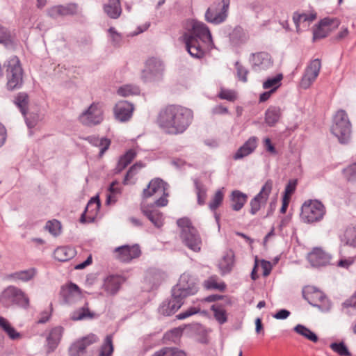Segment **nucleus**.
Wrapping results in <instances>:
<instances>
[{"label": "nucleus", "instance_id": "nucleus-15", "mask_svg": "<svg viewBox=\"0 0 356 356\" xmlns=\"http://www.w3.org/2000/svg\"><path fill=\"white\" fill-rule=\"evenodd\" d=\"M115 257L122 262H129L134 259L139 257L141 254L140 246L138 244L133 245H122L115 249Z\"/></svg>", "mask_w": 356, "mask_h": 356}, {"label": "nucleus", "instance_id": "nucleus-59", "mask_svg": "<svg viewBox=\"0 0 356 356\" xmlns=\"http://www.w3.org/2000/svg\"><path fill=\"white\" fill-rule=\"evenodd\" d=\"M63 14L65 16L75 15L79 13V7L76 3H70L63 5Z\"/></svg>", "mask_w": 356, "mask_h": 356}, {"label": "nucleus", "instance_id": "nucleus-35", "mask_svg": "<svg viewBox=\"0 0 356 356\" xmlns=\"http://www.w3.org/2000/svg\"><path fill=\"white\" fill-rule=\"evenodd\" d=\"M0 327L12 340H17L22 338V334L12 326L6 318L2 316H0Z\"/></svg>", "mask_w": 356, "mask_h": 356}, {"label": "nucleus", "instance_id": "nucleus-63", "mask_svg": "<svg viewBox=\"0 0 356 356\" xmlns=\"http://www.w3.org/2000/svg\"><path fill=\"white\" fill-rule=\"evenodd\" d=\"M345 177L348 179H353L356 177V163H354L343 170Z\"/></svg>", "mask_w": 356, "mask_h": 356}, {"label": "nucleus", "instance_id": "nucleus-12", "mask_svg": "<svg viewBox=\"0 0 356 356\" xmlns=\"http://www.w3.org/2000/svg\"><path fill=\"white\" fill-rule=\"evenodd\" d=\"M273 181L268 179L262 186L260 192L250 201V213L254 215L262 205L266 203L273 188Z\"/></svg>", "mask_w": 356, "mask_h": 356}, {"label": "nucleus", "instance_id": "nucleus-9", "mask_svg": "<svg viewBox=\"0 0 356 356\" xmlns=\"http://www.w3.org/2000/svg\"><path fill=\"white\" fill-rule=\"evenodd\" d=\"M304 298L313 307L323 311L329 310L331 304L326 296L314 286H307L302 291Z\"/></svg>", "mask_w": 356, "mask_h": 356}, {"label": "nucleus", "instance_id": "nucleus-47", "mask_svg": "<svg viewBox=\"0 0 356 356\" xmlns=\"http://www.w3.org/2000/svg\"><path fill=\"white\" fill-rule=\"evenodd\" d=\"M231 40L232 42L238 44L239 43L245 42L248 40V36L242 28L236 27L231 34Z\"/></svg>", "mask_w": 356, "mask_h": 356}, {"label": "nucleus", "instance_id": "nucleus-18", "mask_svg": "<svg viewBox=\"0 0 356 356\" xmlns=\"http://www.w3.org/2000/svg\"><path fill=\"white\" fill-rule=\"evenodd\" d=\"M307 259L313 267L325 266L330 264L331 255L321 248H314L308 253Z\"/></svg>", "mask_w": 356, "mask_h": 356}, {"label": "nucleus", "instance_id": "nucleus-62", "mask_svg": "<svg viewBox=\"0 0 356 356\" xmlns=\"http://www.w3.org/2000/svg\"><path fill=\"white\" fill-rule=\"evenodd\" d=\"M178 226L181 229V232H186L187 229H195L192 226L190 220L187 218H180L177 221Z\"/></svg>", "mask_w": 356, "mask_h": 356}, {"label": "nucleus", "instance_id": "nucleus-5", "mask_svg": "<svg viewBox=\"0 0 356 356\" xmlns=\"http://www.w3.org/2000/svg\"><path fill=\"white\" fill-rule=\"evenodd\" d=\"M1 302L9 307L16 305L24 309L29 307V298L19 288L10 285L3 289L0 295Z\"/></svg>", "mask_w": 356, "mask_h": 356}, {"label": "nucleus", "instance_id": "nucleus-37", "mask_svg": "<svg viewBox=\"0 0 356 356\" xmlns=\"http://www.w3.org/2000/svg\"><path fill=\"white\" fill-rule=\"evenodd\" d=\"M74 249L69 247H60L54 252V258L59 261H66L74 256Z\"/></svg>", "mask_w": 356, "mask_h": 356}, {"label": "nucleus", "instance_id": "nucleus-31", "mask_svg": "<svg viewBox=\"0 0 356 356\" xmlns=\"http://www.w3.org/2000/svg\"><path fill=\"white\" fill-rule=\"evenodd\" d=\"M234 263V254L232 250L225 252L219 262V268L223 273H229L232 269Z\"/></svg>", "mask_w": 356, "mask_h": 356}, {"label": "nucleus", "instance_id": "nucleus-38", "mask_svg": "<svg viewBox=\"0 0 356 356\" xmlns=\"http://www.w3.org/2000/svg\"><path fill=\"white\" fill-rule=\"evenodd\" d=\"M87 140L93 146L100 148L99 156H102L104 152L108 149L111 141L106 138H99L96 136H89Z\"/></svg>", "mask_w": 356, "mask_h": 356}, {"label": "nucleus", "instance_id": "nucleus-43", "mask_svg": "<svg viewBox=\"0 0 356 356\" xmlns=\"http://www.w3.org/2000/svg\"><path fill=\"white\" fill-rule=\"evenodd\" d=\"M117 93L121 97H129L131 95H137L140 93V89L135 85L126 84L118 89Z\"/></svg>", "mask_w": 356, "mask_h": 356}, {"label": "nucleus", "instance_id": "nucleus-29", "mask_svg": "<svg viewBox=\"0 0 356 356\" xmlns=\"http://www.w3.org/2000/svg\"><path fill=\"white\" fill-rule=\"evenodd\" d=\"M282 115L281 108L278 106H270L265 113V122L273 127L280 120Z\"/></svg>", "mask_w": 356, "mask_h": 356}, {"label": "nucleus", "instance_id": "nucleus-44", "mask_svg": "<svg viewBox=\"0 0 356 356\" xmlns=\"http://www.w3.org/2000/svg\"><path fill=\"white\" fill-rule=\"evenodd\" d=\"M294 331L313 342H316L318 341V337L316 334L302 325H297L294 327Z\"/></svg>", "mask_w": 356, "mask_h": 356}, {"label": "nucleus", "instance_id": "nucleus-49", "mask_svg": "<svg viewBox=\"0 0 356 356\" xmlns=\"http://www.w3.org/2000/svg\"><path fill=\"white\" fill-rule=\"evenodd\" d=\"M163 278V274L159 270L151 269L147 271L145 279L153 285L159 284Z\"/></svg>", "mask_w": 356, "mask_h": 356}, {"label": "nucleus", "instance_id": "nucleus-26", "mask_svg": "<svg viewBox=\"0 0 356 356\" xmlns=\"http://www.w3.org/2000/svg\"><path fill=\"white\" fill-rule=\"evenodd\" d=\"M36 269L35 268H31L11 273L8 275V278L13 281H22L26 282L33 280L36 275Z\"/></svg>", "mask_w": 356, "mask_h": 356}, {"label": "nucleus", "instance_id": "nucleus-3", "mask_svg": "<svg viewBox=\"0 0 356 356\" xmlns=\"http://www.w3.org/2000/svg\"><path fill=\"white\" fill-rule=\"evenodd\" d=\"M351 123L344 110L338 111L333 119L331 132L341 143H346L351 136Z\"/></svg>", "mask_w": 356, "mask_h": 356}, {"label": "nucleus", "instance_id": "nucleus-13", "mask_svg": "<svg viewBox=\"0 0 356 356\" xmlns=\"http://www.w3.org/2000/svg\"><path fill=\"white\" fill-rule=\"evenodd\" d=\"M172 291H177V293L186 298L188 296L194 295L197 291V289L190 275L183 273L180 276L177 284L173 287Z\"/></svg>", "mask_w": 356, "mask_h": 356}, {"label": "nucleus", "instance_id": "nucleus-64", "mask_svg": "<svg viewBox=\"0 0 356 356\" xmlns=\"http://www.w3.org/2000/svg\"><path fill=\"white\" fill-rule=\"evenodd\" d=\"M168 356H187V353L176 347H167Z\"/></svg>", "mask_w": 356, "mask_h": 356}, {"label": "nucleus", "instance_id": "nucleus-33", "mask_svg": "<svg viewBox=\"0 0 356 356\" xmlns=\"http://www.w3.org/2000/svg\"><path fill=\"white\" fill-rule=\"evenodd\" d=\"M105 13L113 19H117L121 14L120 0H108L104 7Z\"/></svg>", "mask_w": 356, "mask_h": 356}, {"label": "nucleus", "instance_id": "nucleus-45", "mask_svg": "<svg viewBox=\"0 0 356 356\" xmlns=\"http://www.w3.org/2000/svg\"><path fill=\"white\" fill-rule=\"evenodd\" d=\"M211 310L213 312V315L216 320L220 323H225L227 320L226 311L223 306L221 305H213L211 306Z\"/></svg>", "mask_w": 356, "mask_h": 356}, {"label": "nucleus", "instance_id": "nucleus-8", "mask_svg": "<svg viewBox=\"0 0 356 356\" xmlns=\"http://www.w3.org/2000/svg\"><path fill=\"white\" fill-rule=\"evenodd\" d=\"M164 70L163 63L159 59L152 58L147 60L141 78L145 82L159 81L163 79Z\"/></svg>", "mask_w": 356, "mask_h": 356}, {"label": "nucleus", "instance_id": "nucleus-20", "mask_svg": "<svg viewBox=\"0 0 356 356\" xmlns=\"http://www.w3.org/2000/svg\"><path fill=\"white\" fill-rule=\"evenodd\" d=\"M60 294L65 302L68 304L74 303L82 298L81 289L72 282L63 286Z\"/></svg>", "mask_w": 356, "mask_h": 356}, {"label": "nucleus", "instance_id": "nucleus-61", "mask_svg": "<svg viewBox=\"0 0 356 356\" xmlns=\"http://www.w3.org/2000/svg\"><path fill=\"white\" fill-rule=\"evenodd\" d=\"M182 330L179 328H175L165 334V339L175 342L181 335Z\"/></svg>", "mask_w": 356, "mask_h": 356}, {"label": "nucleus", "instance_id": "nucleus-7", "mask_svg": "<svg viewBox=\"0 0 356 356\" xmlns=\"http://www.w3.org/2000/svg\"><path fill=\"white\" fill-rule=\"evenodd\" d=\"M229 0H221L214 3L208 8L205 13V20L213 24H219L225 22L228 15Z\"/></svg>", "mask_w": 356, "mask_h": 356}, {"label": "nucleus", "instance_id": "nucleus-25", "mask_svg": "<svg viewBox=\"0 0 356 356\" xmlns=\"http://www.w3.org/2000/svg\"><path fill=\"white\" fill-rule=\"evenodd\" d=\"M341 241L344 244L341 246V252H347L348 247L356 248V228L348 227L346 229Z\"/></svg>", "mask_w": 356, "mask_h": 356}, {"label": "nucleus", "instance_id": "nucleus-23", "mask_svg": "<svg viewBox=\"0 0 356 356\" xmlns=\"http://www.w3.org/2000/svg\"><path fill=\"white\" fill-rule=\"evenodd\" d=\"M332 25L333 27L337 26L338 22L327 18H325L321 20L319 24L314 30V39L316 40L326 37L332 31Z\"/></svg>", "mask_w": 356, "mask_h": 356}, {"label": "nucleus", "instance_id": "nucleus-4", "mask_svg": "<svg viewBox=\"0 0 356 356\" xmlns=\"http://www.w3.org/2000/svg\"><path fill=\"white\" fill-rule=\"evenodd\" d=\"M7 88L9 90L19 89L23 84V70L19 59L11 56L6 63Z\"/></svg>", "mask_w": 356, "mask_h": 356}, {"label": "nucleus", "instance_id": "nucleus-34", "mask_svg": "<svg viewBox=\"0 0 356 356\" xmlns=\"http://www.w3.org/2000/svg\"><path fill=\"white\" fill-rule=\"evenodd\" d=\"M0 327L12 340H17L22 338V334L12 326L6 318L2 316H0Z\"/></svg>", "mask_w": 356, "mask_h": 356}, {"label": "nucleus", "instance_id": "nucleus-16", "mask_svg": "<svg viewBox=\"0 0 356 356\" xmlns=\"http://www.w3.org/2000/svg\"><path fill=\"white\" fill-rule=\"evenodd\" d=\"M180 237L183 243L190 250L195 252L200 251L202 239L195 228L181 232Z\"/></svg>", "mask_w": 356, "mask_h": 356}, {"label": "nucleus", "instance_id": "nucleus-27", "mask_svg": "<svg viewBox=\"0 0 356 356\" xmlns=\"http://www.w3.org/2000/svg\"><path fill=\"white\" fill-rule=\"evenodd\" d=\"M141 209L145 216L154 225L159 228L163 224V215L158 210H150L149 208L142 205Z\"/></svg>", "mask_w": 356, "mask_h": 356}, {"label": "nucleus", "instance_id": "nucleus-36", "mask_svg": "<svg viewBox=\"0 0 356 356\" xmlns=\"http://www.w3.org/2000/svg\"><path fill=\"white\" fill-rule=\"evenodd\" d=\"M120 286V279L116 276L108 277L104 282V289L111 295L117 293Z\"/></svg>", "mask_w": 356, "mask_h": 356}, {"label": "nucleus", "instance_id": "nucleus-42", "mask_svg": "<svg viewBox=\"0 0 356 356\" xmlns=\"http://www.w3.org/2000/svg\"><path fill=\"white\" fill-rule=\"evenodd\" d=\"M193 182L197 195V203L200 205H203L205 203L207 198V188L198 179H194Z\"/></svg>", "mask_w": 356, "mask_h": 356}, {"label": "nucleus", "instance_id": "nucleus-56", "mask_svg": "<svg viewBox=\"0 0 356 356\" xmlns=\"http://www.w3.org/2000/svg\"><path fill=\"white\" fill-rule=\"evenodd\" d=\"M12 42V36L10 31L0 24V43L8 45Z\"/></svg>", "mask_w": 356, "mask_h": 356}, {"label": "nucleus", "instance_id": "nucleus-50", "mask_svg": "<svg viewBox=\"0 0 356 356\" xmlns=\"http://www.w3.org/2000/svg\"><path fill=\"white\" fill-rule=\"evenodd\" d=\"M330 348L340 356H350L351 354L349 352L347 346L343 342L340 343H332L330 344Z\"/></svg>", "mask_w": 356, "mask_h": 356}, {"label": "nucleus", "instance_id": "nucleus-22", "mask_svg": "<svg viewBox=\"0 0 356 356\" xmlns=\"http://www.w3.org/2000/svg\"><path fill=\"white\" fill-rule=\"evenodd\" d=\"M258 138L251 136L241 146L233 156L234 160H239L249 156L256 149L258 145Z\"/></svg>", "mask_w": 356, "mask_h": 356}, {"label": "nucleus", "instance_id": "nucleus-17", "mask_svg": "<svg viewBox=\"0 0 356 356\" xmlns=\"http://www.w3.org/2000/svg\"><path fill=\"white\" fill-rule=\"evenodd\" d=\"M252 68L259 72L266 70L273 66L271 56L266 52H258L252 54L250 58Z\"/></svg>", "mask_w": 356, "mask_h": 356}, {"label": "nucleus", "instance_id": "nucleus-19", "mask_svg": "<svg viewBox=\"0 0 356 356\" xmlns=\"http://www.w3.org/2000/svg\"><path fill=\"white\" fill-rule=\"evenodd\" d=\"M113 110L116 120L125 122L131 118L134 106L127 101H120L115 104Z\"/></svg>", "mask_w": 356, "mask_h": 356}, {"label": "nucleus", "instance_id": "nucleus-46", "mask_svg": "<svg viewBox=\"0 0 356 356\" xmlns=\"http://www.w3.org/2000/svg\"><path fill=\"white\" fill-rule=\"evenodd\" d=\"M28 102H29L28 95L24 92L19 93L15 99V104L20 109L21 113L24 115H25L26 113Z\"/></svg>", "mask_w": 356, "mask_h": 356}, {"label": "nucleus", "instance_id": "nucleus-41", "mask_svg": "<svg viewBox=\"0 0 356 356\" xmlns=\"http://www.w3.org/2000/svg\"><path fill=\"white\" fill-rule=\"evenodd\" d=\"M113 344L112 335H107L102 344L98 356H111L113 353Z\"/></svg>", "mask_w": 356, "mask_h": 356}, {"label": "nucleus", "instance_id": "nucleus-51", "mask_svg": "<svg viewBox=\"0 0 356 356\" xmlns=\"http://www.w3.org/2000/svg\"><path fill=\"white\" fill-rule=\"evenodd\" d=\"M346 252H341V250H340L341 259L338 261L337 266L342 268H348L350 265H352L356 258V255H350L347 257L346 254Z\"/></svg>", "mask_w": 356, "mask_h": 356}, {"label": "nucleus", "instance_id": "nucleus-55", "mask_svg": "<svg viewBox=\"0 0 356 356\" xmlns=\"http://www.w3.org/2000/svg\"><path fill=\"white\" fill-rule=\"evenodd\" d=\"M93 206L95 207V210H96V211H97L99 209L100 202L97 197L92 198L90 200V202H88V204H87L85 211L82 213V215L81 216V218H80L81 222H88V220H86V213L88 211V209L90 207H92Z\"/></svg>", "mask_w": 356, "mask_h": 356}, {"label": "nucleus", "instance_id": "nucleus-60", "mask_svg": "<svg viewBox=\"0 0 356 356\" xmlns=\"http://www.w3.org/2000/svg\"><path fill=\"white\" fill-rule=\"evenodd\" d=\"M235 66L236 68L238 78L243 82H246L248 80L247 75L248 74V70L238 61L236 62Z\"/></svg>", "mask_w": 356, "mask_h": 356}, {"label": "nucleus", "instance_id": "nucleus-24", "mask_svg": "<svg viewBox=\"0 0 356 356\" xmlns=\"http://www.w3.org/2000/svg\"><path fill=\"white\" fill-rule=\"evenodd\" d=\"M316 14L314 12L309 13H300L295 12L293 14V21L296 25L297 32L300 31V26L307 28L310 23L315 20Z\"/></svg>", "mask_w": 356, "mask_h": 356}, {"label": "nucleus", "instance_id": "nucleus-52", "mask_svg": "<svg viewBox=\"0 0 356 356\" xmlns=\"http://www.w3.org/2000/svg\"><path fill=\"white\" fill-rule=\"evenodd\" d=\"M223 193L221 190H218L216 192L212 200L209 204V209L212 211H215L222 203L223 200Z\"/></svg>", "mask_w": 356, "mask_h": 356}, {"label": "nucleus", "instance_id": "nucleus-11", "mask_svg": "<svg viewBox=\"0 0 356 356\" xmlns=\"http://www.w3.org/2000/svg\"><path fill=\"white\" fill-rule=\"evenodd\" d=\"M321 68V60L318 58L312 60L305 70L300 86L303 89L309 88L318 77Z\"/></svg>", "mask_w": 356, "mask_h": 356}, {"label": "nucleus", "instance_id": "nucleus-57", "mask_svg": "<svg viewBox=\"0 0 356 356\" xmlns=\"http://www.w3.org/2000/svg\"><path fill=\"white\" fill-rule=\"evenodd\" d=\"M143 167L144 165L141 162L136 163L134 165H133L126 174L125 178L124 179V184H127L128 180L131 179L138 172V171Z\"/></svg>", "mask_w": 356, "mask_h": 356}, {"label": "nucleus", "instance_id": "nucleus-54", "mask_svg": "<svg viewBox=\"0 0 356 356\" xmlns=\"http://www.w3.org/2000/svg\"><path fill=\"white\" fill-rule=\"evenodd\" d=\"M45 228L54 236H57L60 233V224L56 220L48 221Z\"/></svg>", "mask_w": 356, "mask_h": 356}, {"label": "nucleus", "instance_id": "nucleus-39", "mask_svg": "<svg viewBox=\"0 0 356 356\" xmlns=\"http://www.w3.org/2000/svg\"><path fill=\"white\" fill-rule=\"evenodd\" d=\"M282 79L283 76L282 74H278L273 77H269L265 81H264L263 88L275 92L281 86V81Z\"/></svg>", "mask_w": 356, "mask_h": 356}, {"label": "nucleus", "instance_id": "nucleus-40", "mask_svg": "<svg viewBox=\"0 0 356 356\" xmlns=\"http://www.w3.org/2000/svg\"><path fill=\"white\" fill-rule=\"evenodd\" d=\"M136 153L133 149L128 150L124 155H122L118 163L116 170L118 172L123 170L135 158Z\"/></svg>", "mask_w": 356, "mask_h": 356}, {"label": "nucleus", "instance_id": "nucleus-21", "mask_svg": "<svg viewBox=\"0 0 356 356\" xmlns=\"http://www.w3.org/2000/svg\"><path fill=\"white\" fill-rule=\"evenodd\" d=\"M166 186L167 184L162 179L155 178L151 180L147 188L143 190V197L148 198L157 193L168 195L166 193Z\"/></svg>", "mask_w": 356, "mask_h": 356}, {"label": "nucleus", "instance_id": "nucleus-14", "mask_svg": "<svg viewBox=\"0 0 356 356\" xmlns=\"http://www.w3.org/2000/svg\"><path fill=\"white\" fill-rule=\"evenodd\" d=\"M172 290V296L169 300L163 301L159 308L160 314L164 316H170L175 314L184 304V298L177 292Z\"/></svg>", "mask_w": 356, "mask_h": 356}, {"label": "nucleus", "instance_id": "nucleus-32", "mask_svg": "<svg viewBox=\"0 0 356 356\" xmlns=\"http://www.w3.org/2000/svg\"><path fill=\"white\" fill-rule=\"evenodd\" d=\"M95 314L91 312L86 303L82 307L74 311L70 316L73 321H82L86 319H92L95 317Z\"/></svg>", "mask_w": 356, "mask_h": 356}, {"label": "nucleus", "instance_id": "nucleus-58", "mask_svg": "<svg viewBox=\"0 0 356 356\" xmlns=\"http://www.w3.org/2000/svg\"><path fill=\"white\" fill-rule=\"evenodd\" d=\"M47 15L53 19L65 17L63 11V5L54 6L47 10Z\"/></svg>", "mask_w": 356, "mask_h": 356}, {"label": "nucleus", "instance_id": "nucleus-10", "mask_svg": "<svg viewBox=\"0 0 356 356\" xmlns=\"http://www.w3.org/2000/svg\"><path fill=\"white\" fill-rule=\"evenodd\" d=\"M103 119V111L99 103H92L79 117L80 122L86 126L98 124L102 122Z\"/></svg>", "mask_w": 356, "mask_h": 356}, {"label": "nucleus", "instance_id": "nucleus-53", "mask_svg": "<svg viewBox=\"0 0 356 356\" xmlns=\"http://www.w3.org/2000/svg\"><path fill=\"white\" fill-rule=\"evenodd\" d=\"M204 286L207 289H217L219 291H223L225 289V284L223 282L218 283L214 277H210L206 280Z\"/></svg>", "mask_w": 356, "mask_h": 356}, {"label": "nucleus", "instance_id": "nucleus-48", "mask_svg": "<svg viewBox=\"0 0 356 356\" xmlns=\"http://www.w3.org/2000/svg\"><path fill=\"white\" fill-rule=\"evenodd\" d=\"M86 348L83 342L79 340L74 343L70 348L69 352L71 356H86Z\"/></svg>", "mask_w": 356, "mask_h": 356}, {"label": "nucleus", "instance_id": "nucleus-28", "mask_svg": "<svg viewBox=\"0 0 356 356\" xmlns=\"http://www.w3.org/2000/svg\"><path fill=\"white\" fill-rule=\"evenodd\" d=\"M63 332V328L60 326L55 327L50 331L47 338V346L50 351H53L56 348L60 341Z\"/></svg>", "mask_w": 356, "mask_h": 356}, {"label": "nucleus", "instance_id": "nucleus-2", "mask_svg": "<svg viewBox=\"0 0 356 356\" xmlns=\"http://www.w3.org/2000/svg\"><path fill=\"white\" fill-rule=\"evenodd\" d=\"M192 117V112L188 108L171 104L161 110L157 122L160 127L166 133L179 134L187 129Z\"/></svg>", "mask_w": 356, "mask_h": 356}, {"label": "nucleus", "instance_id": "nucleus-1", "mask_svg": "<svg viewBox=\"0 0 356 356\" xmlns=\"http://www.w3.org/2000/svg\"><path fill=\"white\" fill-rule=\"evenodd\" d=\"M181 38L187 51L195 58H202L207 50L214 47L209 29L200 21L188 20L186 24V31Z\"/></svg>", "mask_w": 356, "mask_h": 356}, {"label": "nucleus", "instance_id": "nucleus-30", "mask_svg": "<svg viewBox=\"0 0 356 356\" xmlns=\"http://www.w3.org/2000/svg\"><path fill=\"white\" fill-rule=\"evenodd\" d=\"M247 199L248 196L246 194L239 191H234L231 195V207L232 209L236 211H240L247 202Z\"/></svg>", "mask_w": 356, "mask_h": 356}, {"label": "nucleus", "instance_id": "nucleus-6", "mask_svg": "<svg viewBox=\"0 0 356 356\" xmlns=\"http://www.w3.org/2000/svg\"><path fill=\"white\" fill-rule=\"evenodd\" d=\"M325 214V207L317 200H309L304 202L301 207L300 218L306 223L321 221Z\"/></svg>", "mask_w": 356, "mask_h": 356}]
</instances>
